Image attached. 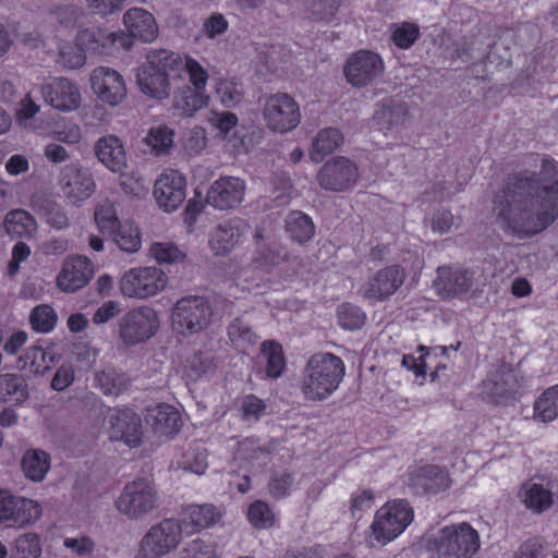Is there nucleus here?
Wrapping results in <instances>:
<instances>
[{
	"instance_id": "obj_19",
	"label": "nucleus",
	"mask_w": 558,
	"mask_h": 558,
	"mask_svg": "<svg viewBox=\"0 0 558 558\" xmlns=\"http://www.w3.org/2000/svg\"><path fill=\"white\" fill-rule=\"evenodd\" d=\"M245 182L238 177H221L207 191L206 202L219 210L238 207L245 195Z\"/></svg>"
},
{
	"instance_id": "obj_31",
	"label": "nucleus",
	"mask_w": 558,
	"mask_h": 558,
	"mask_svg": "<svg viewBox=\"0 0 558 558\" xmlns=\"http://www.w3.org/2000/svg\"><path fill=\"white\" fill-rule=\"evenodd\" d=\"M142 65L156 70L170 80L171 76H180L184 64L183 57L178 52L158 49L148 51L146 62Z\"/></svg>"
},
{
	"instance_id": "obj_8",
	"label": "nucleus",
	"mask_w": 558,
	"mask_h": 558,
	"mask_svg": "<svg viewBox=\"0 0 558 558\" xmlns=\"http://www.w3.org/2000/svg\"><path fill=\"white\" fill-rule=\"evenodd\" d=\"M159 328V318L150 307L134 308L124 314L118 324V335L126 347L150 339Z\"/></svg>"
},
{
	"instance_id": "obj_59",
	"label": "nucleus",
	"mask_w": 558,
	"mask_h": 558,
	"mask_svg": "<svg viewBox=\"0 0 558 558\" xmlns=\"http://www.w3.org/2000/svg\"><path fill=\"white\" fill-rule=\"evenodd\" d=\"M47 223L52 228L62 230L70 226L65 210L56 202L48 201L43 207Z\"/></svg>"
},
{
	"instance_id": "obj_50",
	"label": "nucleus",
	"mask_w": 558,
	"mask_h": 558,
	"mask_svg": "<svg viewBox=\"0 0 558 558\" xmlns=\"http://www.w3.org/2000/svg\"><path fill=\"white\" fill-rule=\"evenodd\" d=\"M216 94L226 108H233L243 99L241 85L234 80H220L216 87Z\"/></svg>"
},
{
	"instance_id": "obj_29",
	"label": "nucleus",
	"mask_w": 558,
	"mask_h": 558,
	"mask_svg": "<svg viewBox=\"0 0 558 558\" xmlns=\"http://www.w3.org/2000/svg\"><path fill=\"white\" fill-rule=\"evenodd\" d=\"M136 82L141 92L150 98L161 100L170 96V80L156 70L141 65Z\"/></svg>"
},
{
	"instance_id": "obj_40",
	"label": "nucleus",
	"mask_w": 558,
	"mask_h": 558,
	"mask_svg": "<svg viewBox=\"0 0 558 558\" xmlns=\"http://www.w3.org/2000/svg\"><path fill=\"white\" fill-rule=\"evenodd\" d=\"M286 230L293 241L304 243L315 233L312 219L302 211H292L286 218Z\"/></svg>"
},
{
	"instance_id": "obj_24",
	"label": "nucleus",
	"mask_w": 558,
	"mask_h": 558,
	"mask_svg": "<svg viewBox=\"0 0 558 558\" xmlns=\"http://www.w3.org/2000/svg\"><path fill=\"white\" fill-rule=\"evenodd\" d=\"M248 223L239 217L220 222L210 235L209 244L216 255L231 252L248 232Z\"/></svg>"
},
{
	"instance_id": "obj_28",
	"label": "nucleus",
	"mask_w": 558,
	"mask_h": 558,
	"mask_svg": "<svg viewBox=\"0 0 558 558\" xmlns=\"http://www.w3.org/2000/svg\"><path fill=\"white\" fill-rule=\"evenodd\" d=\"M411 486L417 494H437L449 487L447 473L437 465L418 469L411 477Z\"/></svg>"
},
{
	"instance_id": "obj_7",
	"label": "nucleus",
	"mask_w": 558,
	"mask_h": 558,
	"mask_svg": "<svg viewBox=\"0 0 558 558\" xmlns=\"http://www.w3.org/2000/svg\"><path fill=\"white\" fill-rule=\"evenodd\" d=\"M181 539L179 521L165 519L153 525L142 537L135 558H162L175 549Z\"/></svg>"
},
{
	"instance_id": "obj_33",
	"label": "nucleus",
	"mask_w": 558,
	"mask_h": 558,
	"mask_svg": "<svg viewBox=\"0 0 558 558\" xmlns=\"http://www.w3.org/2000/svg\"><path fill=\"white\" fill-rule=\"evenodd\" d=\"M519 497L524 506L534 513H542L553 505L551 492L537 483L523 484Z\"/></svg>"
},
{
	"instance_id": "obj_23",
	"label": "nucleus",
	"mask_w": 558,
	"mask_h": 558,
	"mask_svg": "<svg viewBox=\"0 0 558 558\" xmlns=\"http://www.w3.org/2000/svg\"><path fill=\"white\" fill-rule=\"evenodd\" d=\"M90 82L98 97L110 106L120 104L126 96L122 75L110 68H96L92 73Z\"/></svg>"
},
{
	"instance_id": "obj_4",
	"label": "nucleus",
	"mask_w": 558,
	"mask_h": 558,
	"mask_svg": "<svg viewBox=\"0 0 558 558\" xmlns=\"http://www.w3.org/2000/svg\"><path fill=\"white\" fill-rule=\"evenodd\" d=\"M159 495L148 477H140L128 483L114 501L117 510L130 520H141L157 507Z\"/></svg>"
},
{
	"instance_id": "obj_15",
	"label": "nucleus",
	"mask_w": 558,
	"mask_h": 558,
	"mask_svg": "<svg viewBox=\"0 0 558 558\" xmlns=\"http://www.w3.org/2000/svg\"><path fill=\"white\" fill-rule=\"evenodd\" d=\"M357 180V167L348 158L337 157L326 162L317 174L318 184L328 191L342 192Z\"/></svg>"
},
{
	"instance_id": "obj_1",
	"label": "nucleus",
	"mask_w": 558,
	"mask_h": 558,
	"mask_svg": "<svg viewBox=\"0 0 558 558\" xmlns=\"http://www.w3.org/2000/svg\"><path fill=\"white\" fill-rule=\"evenodd\" d=\"M542 180L515 174L507 179L497 196L494 211L502 228L518 235H534L550 226L558 217V163L543 159Z\"/></svg>"
},
{
	"instance_id": "obj_42",
	"label": "nucleus",
	"mask_w": 558,
	"mask_h": 558,
	"mask_svg": "<svg viewBox=\"0 0 558 558\" xmlns=\"http://www.w3.org/2000/svg\"><path fill=\"white\" fill-rule=\"evenodd\" d=\"M260 354L267 363V376L271 378L279 377L286 367V360L281 344L271 340L264 341L262 343Z\"/></svg>"
},
{
	"instance_id": "obj_3",
	"label": "nucleus",
	"mask_w": 558,
	"mask_h": 558,
	"mask_svg": "<svg viewBox=\"0 0 558 558\" xmlns=\"http://www.w3.org/2000/svg\"><path fill=\"white\" fill-rule=\"evenodd\" d=\"M434 558H474L481 547L478 532L468 522L440 529L433 539Z\"/></svg>"
},
{
	"instance_id": "obj_57",
	"label": "nucleus",
	"mask_w": 558,
	"mask_h": 558,
	"mask_svg": "<svg viewBox=\"0 0 558 558\" xmlns=\"http://www.w3.org/2000/svg\"><path fill=\"white\" fill-rule=\"evenodd\" d=\"M182 71L189 75L191 87L198 90H206V85L209 78L207 70L195 59L190 57L183 58Z\"/></svg>"
},
{
	"instance_id": "obj_62",
	"label": "nucleus",
	"mask_w": 558,
	"mask_h": 558,
	"mask_svg": "<svg viewBox=\"0 0 558 558\" xmlns=\"http://www.w3.org/2000/svg\"><path fill=\"white\" fill-rule=\"evenodd\" d=\"M265 409L264 401L254 395H247L241 400V412L245 420H258Z\"/></svg>"
},
{
	"instance_id": "obj_48",
	"label": "nucleus",
	"mask_w": 558,
	"mask_h": 558,
	"mask_svg": "<svg viewBox=\"0 0 558 558\" xmlns=\"http://www.w3.org/2000/svg\"><path fill=\"white\" fill-rule=\"evenodd\" d=\"M94 218L104 234H113L120 225L114 207L109 201H105L96 207Z\"/></svg>"
},
{
	"instance_id": "obj_14",
	"label": "nucleus",
	"mask_w": 558,
	"mask_h": 558,
	"mask_svg": "<svg viewBox=\"0 0 558 558\" xmlns=\"http://www.w3.org/2000/svg\"><path fill=\"white\" fill-rule=\"evenodd\" d=\"M384 63L381 58L368 50L352 54L344 66V75L351 85L363 87L381 76Z\"/></svg>"
},
{
	"instance_id": "obj_41",
	"label": "nucleus",
	"mask_w": 558,
	"mask_h": 558,
	"mask_svg": "<svg viewBox=\"0 0 558 558\" xmlns=\"http://www.w3.org/2000/svg\"><path fill=\"white\" fill-rule=\"evenodd\" d=\"M558 417V385L545 390L534 403V418L548 423Z\"/></svg>"
},
{
	"instance_id": "obj_5",
	"label": "nucleus",
	"mask_w": 558,
	"mask_h": 558,
	"mask_svg": "<svg viewBox=\"0 0 558 558\" xmlns=\"http://www.w3.org/2000/svg\"><path fill=\"white\" fill-rule=\"evenodd\" d=\"M413 509L407 500L387 502L375 515L371 525V543L384 546L398 537L413 521Z\"/></svg>"
},
{
	"instance_id": "obj_46",
	"label": "nucleus",
	"mask_w": 558,
	"mask_h": 558,
	"mask_svg": "<svg viewBox=\"0 0 558 558\" xmlns=\"http://www.w3.org/2000/svg\"><path fill=\"white\" fill-rule=\"evenodd\" d=\"M41 546L39 535L36 533H25L20 535L11 551L12 558H39Z\"/></svg>"
},
{
	"instance_id": "obj_37",
	"label": "nucleus",
	"mask_w": 558,
	"mask_h": 558,
	"mask_svg": "<svg viewBox=\"0 0 558 558\" xmlns=\"http://www.w3.org/2000/svg\"><path fill=\"white\" fill-rule=\"evenodd\" d=\"M25 476L33 482H41L50 469V456L41 449L26 450L22 458Z\"/></svg>"
},
{
	"instance_id": "obj_36",
	"label": "nucleus",
	"mask_w": 558,
	"mask_h": 558,
	"mask_svg": "<svg viewBox=\"0 0 558 558\" xmlns=\"http://www.w3.org/2000/svg\"><path fill=\"white\" fill-rule=\"evenodd\" d=\"M95 386L106 396H119L128 389L129 377L113 367L95 372Z\"/></svg>"
},
{
	"instance_id": "obj_49",
	"label": "nucleus",
	"mask_w": 558,
	"mask_h": 558,
	"mask_svg": "<svg viewBox=\"0 0 558 558\" xmlns=\"http://www.w3.org/2000/svg\"><path fill=\"white\" fill-rule=\"evenodd\" d=\"M29 323L34 330L46 333L54 328L57 314L47 304L37 305L29 315Z\"/></svg>"
},
{
	"instance_id": "obj_54",
	"label": "nucleus",
	"mask_w": 558,
	"mask_h": 558,
	"mask_svg": "<svg viewBox=\"0 0 558 558\" xmlns=\"http://www.w3.org/2000/svg\"><path fill=\"white\" fill-rule=\"evenodd\" d=\"M294 481V473L276 471L268 482V492L277 499L284 498L291 494Z\"/></svg>"
},
{
	"instance_id": "obj_22",
	"label": "nucleus",
	"mask_w": 558,
	"mask_h": 558,
	"mask_svg": "<svg viewBox=\"0 0 558 558\" xmlns=\"http://www.w3.org/2000/svg\"><path fill=\"white\" fill-rule=\"evenodd\" d=\"M475 282L474 271L460 267H438L434 287L445 299L462 295L470 291Z\"/></svg>"
},
{
	"instance_id": "obj_61",
	"label": "nucleus",
	"mask_w": 558,
	"mask_h": 558,
	"mask_svg": "<svg viewBox=\"0 0 558 558\" xmlns=\"http://www.w3.org/2000/svg\"><path fill=\"white\" fill-rule=\"evenodd\" d=\"M52 13L57 21L66 27L74 26L82 17L81 11L73 3L59 4Z\"/></svg>"
},
{
	"instance_id": "obj_58",
	"label": "nucleus",
	"mask_w": 558,
	"mask_h": 558,
	"mask_svg": "<svg viewBox=\"0 0 558 558\" xmlns=\"http://www.w3.org/2000/svg\"><path fill=\"white\" fill-rule=\"evenodd\" d=\"M150 254L159 264L179 263L185 257V255L172 243H154L150 246Z\"/></svg>"
},
{
	"instance_id": "obj_27",
	"label": "nucleus",
	"mask_w": 558,
	"mask_h": 558,
	"mask_svg": "<svg viewBox=\"0 0 558 558\" xmlns=\"http://www.w3.org/2000/svg\"><path fill=\"white\" fill-rule=\"evenodd\" d=\"M124 25L134 38L150 43L157 37L158 27L151 13L144 9L133 8L123 16Z\"/></svg>"
},
{
	"instance_id": "obj_11",
	"label": "nucleus",
	"mask_w": 558,
	"mask_h": 558,
	"mask_svg": "<svg viewBox=\"0 0 558 558\" xmlns=\"http://www.w3.org/2000/svg\"><path fill=\"white\" fill-rule=\"evenodd\" d=\"M41 514L43 509L38 501L0 490V524L25 527L37 522Z\"/></svg>"
},
{
	"instance_id": "obj_21",
	"label": "nucleus",
	"mask_w": 558,
	"mask_h": 558,
	"mask_svg": "<svg viewBox=\"0 0 558 558\" xmlns=\"http://www.w3.org/2000/svg\"><path fill=\"white\" fill-rule=\"evenodd\" d=\"M93 276V263L87 257H68L57 276V286L63 292L73 293L84 288Z\"/></svg>"
},
{
	"instance_id": "obj_26",
	"label": "nucleus",
	"mask_w": 558,
	"mask_h": 558,
	"mask_svg": "<svg viewBox=\"0 0 558 558\" xmlns=\"http://www.w3.org/2000/svg\"><path fill=\"white\" fill-rule=\"evenodd\" d=\"M119 39L122 40L123 37L118 36L117 33L101 28H86L77 34L76 45L82 51L107 54L110 53Z\"/></svg>"
},
{
	"instance_id": "obj_53",
	"label": "nucleus",
	"mask_w": 558,
	"mask_h": 558,
	"mask_svg": "<svg viewBox=\"0 0 558 558\" xmlns=\"http://www.w3.org/2000/svg\"><path fill=\"white\" fill-rule=\"evenodd\" d=\"M339 325L348 330L361 328L365 322L364 312L356 305L344 303L337 311Z\"/></svg>"
},
{
	"instance_id": "obj_51",
	"label": "nucleus",
	"mask_w": 558,
	"mask_h": 558,
	"mask_svg": "<svg viewBox=\"0 0 558 558\" xmlns=\"http://www.w3.org/2000/svg\"><path fill=\"white\" fill-rule=\"evenodd\" d=\"M183 469L195 474H204L208 468L207 450L199 445L191 446L183 453Z\"/></svg>"
},
{
	"instance_id": "obj_45",
	"label": "nucleus",
	"mask_w": 558,
	"mask_h": 558,
	"mask_svg": "<svg viewBox=\"0 0 558 558\" xmlns=\"http://www.w3.org/2000/svg\"><path fill=\"white\" fill-rule=\"evenodd\" d=\"M145 143L155 155L167 154L173 144V131L163 124L153 126L145 137Z\"/></svg>"
},
{
	"instance_id": "obj_18",
	"label": "nucleus",
	"mask_w": 558,
	"mask_h": 558,
	"mask_svg": "<svg viewBox=\"0 0 558 558\" xmlns=\"http://www.w3.org/2000/svg\"><path fill=\"white\" fill-rule=\"evenodd\" d=\"M154 197L166 213L177 210L186 197V182L178 171L165 172L155 182Z\"/></svg>"
},
{
	"instance_id": "obj_30",
	"label": "nucleus",
	"mask_w": 558,
	"mask_h": 558,
	"mask_svg": "<svg viewBox=\"0 0 558 558\" xmlns=\"http://www.w3.org/2000/svg\"><path fill=\"white\" fill-rule=\"evenodd\" d=\"M147 423L159 435L172 436L181 428L179 412L169 404H159L149 410Z\"/></svg>"
},
{
	"instance_id": "obj_60",
	"label": "nucleus",
	"mask_w": 558,
	"mask_h": 558,
	"mask_svg": "<svg viewBox=\"0 0 558 558\" xmlns=\"http://www.w3.org/2000/svg\"><path fill=\"white\" fill-rule=\"evenodd\" d=\"M544 544L537 537L524 541L513 553V558H546Z\"/></svg>"
},
{
	"instance_id": "obj_44",
	"label": "nucleus",
	"mask_w": 558,
	"mask_h": 558,
	"mask_svg": "<svg viewBox=\"0 0 558 558\" xmlns=\"http://www.w3.org/2000/svg\"><path fill=\"white\" fill-rule=\"evenodd\" d=\"M117 245L124 252L134 253L141 248L142 240L138 228L131 222L120 223L113 233Z\"/></svg>"
},
{
	"instance_id": "obj_6",
	"label": "nucleus",
	"mask_w": 558,
	"mask_h": 558,
	"mask_svg": "<svg viewBox=\"0 0 558 558\" xmlns=\"http://www.w3.org/2000/svg\"><path fill=\"white\" fill-rule=\"evenodd\" d=\"M213 308L207 298L183 296L171 311L172 327L183 335H193L206 329L211 320Z\"/></svg>"
},
{
	"instance_id": "obj_52",
	"label": "nucleus",
	"mask_w": 558,
	"mask_h": 558,
	"mask_svg": "<svg viewBox=\"0 0 558 558\" xmlns=\"http://www.w3.org/2000/svg\"><path fill=\"white\" fill-rule=\"evenodd\" d=\"M418 26L410 22L396 24L391 33L392 43L400 49H409L418 39Z\"/></svg>"
},
{
	"instance_id": "obj_12",
	"label": "nucleus",
	"mask_w": 558,
	"mask_h": 558,
	"mask_svg": "<svg viewBox=\"0 0 558 558\" xmlns=\"http://www.w3.org/2000/svg\"><path fill=\"white\" fill-rule=\"evenodd\" d=\"M59 185L68 204L72 206H81L96 190L93 174L73 163L61 170Z\"/></svg>"
},
{
	"instance_id": "obj_43",
	"label": "nucleus",
	"mask_w": 558,
	"mask_h": 558,
	"mask_svg": "<svg viewBox=\"0 0 558 558\" xmlns=\"http://www.w3.org/2000/svg\"><path fill=\"white\" fill-rule=\"evenodd\" d=\"M228 336L231 342L239 348L253 347L258 336L243 317L234 318L228 326Z\"/></svg>"
},
{
	"instance_id": "obj_47",
	"label": "nucleus",
	"mask_w": 558,
	"mask_h": 558,
	"mask_svg": "<svg viewBox=\"0 0 558 558\" xmlns=\"http://www.w3.org/2000/svg\"><path fill=\"white\" fill-rule=\"evenodd\" d=\"M187 515L191 524L198 529L214 525L220 519V512L209 504L190 506Z\"/></svg>"
},
{
	"instance_id": "obj_20",
	"label": "nucleus",
	"mask_w": 558,
	"mask_h": 558,
	"mask_svg": "<svg viewBox=\"0 0 558 558\" xmlns=\"http://www.w3.org/2000/svg\"><path fill=\"white\" fill-rule=\"evenodd\" d=\"M40 93L48 105L60 111L75 110L81 104L78 87L65 77H54L41 84Z\"/></svg>"
},
{
	"instance_id": "obj_13",
	"label": "nucleus",
	"mask_w": 558,
	"mask_h": 558,
	"mask_svg": "<svg viewBox=\"0 0 558 558\" xmlns=\"http://www.w3.org/2000/svg\"><path fill=\"white\" fill-rule=\"evenodd\" d=\"M110 439L122 441L131 448L143 442L141 417L131 409H110L107 415Z\"/></svg>"
},
{
	"instance_id": "obj_2",
	"label": "nucleus",
	"mask_w": 558,
	"mask_h": 558,
	"mask_svg": "<svg viewBox=\"0 0 558 558\" xmlns=\"http://www.w3.org/2000/svg\"><path fill=\"white\" fill-rule=\"evenodd\" d=\"M345 375L343 361L329 352L313 354L303 369L300 388L308 401H323L339 387Z\"/></svg>"
},
{
	"instance_id": "obj_55",
	"label": "nucleus",
	"mask_w": 558,
	"mask_h": 558,
	"mask_svg": "<svg viewBox=\"0 0 558 558\" xmlns=\"http://www.w3.org/2000/svg\"><path fill=\"white\" fill-rule=\"evenodd\" d=\"M215 367L214 356L210 352H198L189 361L187 376L197 380L204 375L214 372Z\"/></svg>"
},
{
	"instance_id": "obj_16",
	"label": "nucleus",
	"mask_w": 558,
	"mask_h": 558,
	"mask_svg": "<svg viewBox=\"0 0 558 558\" xmlns=\"http://www.w3.org/2000/svg\"><path fill=\"white\" fill-rule=\"evenodd\" d=\"M519 387L515 371L502 363L482 381L481 395L489 402L499 404L514 396Z\"/></svg>"
},
{
	"instance_id": "obj_56",
	"label": "nucleus",
	"mask_w": 558,
	"mask_h": 558,
	"mask_svg": "<svg viewBox=\"0 0 558 558\" xmlns=\"http://www.w3.org/2000/svg\"><path fill=\"white\" fill-rule=\"evenodd\" d=\"M247 518L257 529H268L275 523V514L272 510L262 500H257L250 506Z\"/></svg>"
},
{
	"instance_id": "obj_34",
	"label": "nucleus",
	"mask_w": 558,
	"mask_h": 558,
	"mask_svg": "<svg viewBox=\"0 0 558 558\" xmlns=\"http://www.w3.org/2000/svg\"><path fill=\"white\" fill-rule=\"evenodd\" d=\"M208 102L209 96L206 90H198L189 85L179 88L173 95L174 107L187 117L206 107Z\"/></svg>"
},
{
	"instance_id": "obj_17",
	"label": "nucleus",
	"mask_w": 558,
	"mask_h": 558,
	"mask_svg": "<svg viewBox=\"0 0 558 558\" xmlns=\"http://www.w3.org/2000/svg\"><path fill=\"white\" fill-rule=\"evenodd\" d=\"M405 270L400 265L379 269L362 288V295L374 301H384L396 293L405 280Z\"/></svg>"
},
{
	"instance_id": "obj_35",
	"label": "nucleus",
	"mask_w": 558,
	"mask_h": 558,
	"mask_svg": "<svg viewBox=\"0 0 558 558\" xmlns=\"http://www.w3.org/2000/svg\"><path fill=\"white\" fill-rule=\"evenodd\" d=\"M342 142L343 137L338 129H323L313 141L310 158L315 163H319L327 155L333 153Z\"/></svg>"
},
{
	"instance_id": "obj_25",
	"label": "nucleus",
	"mask_w": 558,
	"mask_h": 558,
	"mask_svg": "<svg viewBox=\"0 0 558 558\" xmlns=\"http://www.w3.org/2000/svg\"><path fill=\"white\" fill-rule=\"evenodd\" d=\"M98 160L110 171L120 173L126 168V153L121 140L114 135L100 137L95 145Z\"/></svg>"
},
{
	"instance_id": "obj_63",
	"label": "nucleus",
	"mask_w": 558,
	"mask_h": 558,
	"mask_svg": "<svg viewBox=\"0 0 558 558\" xmlns=\"http://www.w3.org/2000/svg\"><path fill=\"white\" fill-rule=\"evenodd\" d=\"M63 544L64 547H66L77 556H88L94 551L95 548L94 541L86 535H80L77 537H66Z\"/></svg>"
},
{
	"instance_id": "obj_9",
	"label": "nucleus",
	"mask_w": 558,
	"mask_h": 558,
	"mask_svg": "<svg viewBox=\"0 0 558 558\" xmlns=\"http://www.w3.org/2000/svg\"><path fill=\"white\" fill-rule=\"evenodd\" d=\"M168 282L166 274L157 267H137L126 271L120 281L124 296L146 299L162 291Z\"/></svg>"
},
{
	"instance_id": "obj_32",
	"label": "nucleus",
	"mask_w": 558,
	"mask_h": 558,
	"mask_svg": "<svg viewBox=\"0 0 558 558\" xmlns=\"http://www.w3.org/2000/svg\"><path fill=\"white\" fill-rule=\"evenodd\" d=\"M53 359L49 357L41 345L35 344L29 347L20 355L13 367L20 372H28L33 376H43L51 367Z\"/></svg>"
},
{
	"instance_id": "obj_38",
	"label": "nucleus",
	"mask_w": 558,
	"mask_h": 558,
	"mask_svg": "<svg viewBox=\"0 0 558 558\" xmlns=\"http://www.w3.org/2000/svg\"><path fill=\"white\" fill-rule=\"evenodd\" d=\"M374 117L381 129L391 130L405 123L408 108L403 102L388 100L379 106Z\"/></svg>"
},
{
	"instance_id": "obj_64",
	"label": "nucleus",
	"mask_w": 558,
	"mask_h": 558,
	"mask_svg": "<svg viewBox=\"0 0 558 558\" xmlns=\"http://www.w3.org/2000/svg\"><path fill=\"white\" fill-rule=\"evenodd\" d=\"M338 7L335 2H310L307 11L310 12L308 19L313 21H330Z\"/></svg>"
},
{
	"instance_id": "obj_10",
	"label": "nucleus",
	"mask_w": 558,
	"mask_h": 558,
	"mask_svg": "<svg viewBox=\"0 0 558 558\" xmlns=\"http://www.w3.org/2000/svg\"><path fill=\"white\" fill-rule=\"evenodd\" d=\"M263 117L267 126L278 133L294 130L301 122L298 102L288 94L269 96L263 108Z\"/></svg>"
},
{
	"instance_id": "obj_39",
	"label": "nucleus",
	"mask_w": 558,
	"mask_h": 558,
	"mask_svg": "<svg viewBox=\"0 0 558 558\" xmlns=\"http://www.w3.org/2000/svg\"><path fill=\"white\" fill-rule=\"evenodd\" d=\"M29 398L28 387L24 376L17 374L0 375V399L13 401L17 404L24 403Z\"/></svg>"
}]
</instances>
